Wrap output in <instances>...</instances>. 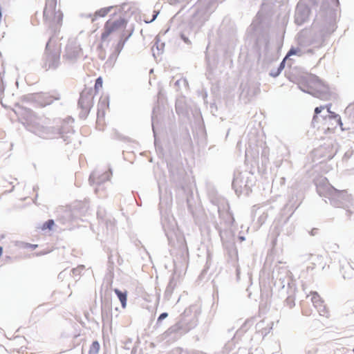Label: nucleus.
<instances>
[{
    "instance_id": "f257e3e1",
    "label": "nucleus",
    "mask_w": 354,
    "mask_h": 354,
    "mask_svg": "<svg viewBox=\"0 0 354 354\" xmlns=\"http://www.w3.org/2000/svg\"><path fill=\"white\" fill-rule=\"evenodd\" d=\"M43 20L44 24L51 31L55 32L59 30L62 25L63 13L57 8V2L54 1H46L43 12Z\"/></svg>"
},
{
    "instance_id": "f03ea898",
    "label": "nucleus",
    "mask_w": 354,
    "mask_h": 354,
    "mask_svg": "<svg viewBox=\"0 0 354 354\" xmlns=\"http://www.w3.org/2000/svg\"><path fill=\"white\" fill-rule=\"evenodd\" d=\"M302 86L306 87L304 91L307 93L322 100H328V88L317 77H311L308 78Z\"/></svg>"
},
{
    "instance_id": "7ed1b4c3",
    "label": "nucleus",
    "mask_w": 354,
    "mask_h": 354,
    "mask_svg": "<svg viewBox=\"0 0 354 354\" xmlns=\"http://www.w3.org/2000/svg\"><path fill=\"white\" fill-rule=\"evenodd\" d=\"M94 94L92 88H84L81 94L78 102L79 107L81 109L80 113L86 116L89 113L93 104Z\"/></svg>"
},
{
    "instance_id": "20e7f679",
    "label": "nucleus",
    "mask_w": 354,
    "mask_h": 354,
    "mask_svg": "<svg viewBox=\"0 0 354 354\" xmlns=\"http://www.w3.org/2000/svg\"><path fill=\"white\" fill-rule=\"evenodd\" d=\"M346 193L345 190H338L331 185H324L319 187V194L330 201L334 205L339 201L344 194Z\"/></svg>"
},
{
    "instance_id": "39448f33",
    "label": "nucleus",
    "mask_w": 354,
    "mask_h": 354,
    "mask_svg": "<svg viewBox=\"0 0 354 354\" xmlns=\"http://www.w3.org/2000/svg\"><path fill=\"white\" fill-rule=\"evenodd\" d=\"M124 28L125 24L122 19L107 21L104 25V32L101 35L102 41H106L110 35H115L119 31L122 32Z\"/></svg>"
},
{
    "instance_id": "423d86ee",
    "label": "nucleus",
    "mask_w": 354,
    "mask_h": 354,
    "mask_svg": "<svg viewBox=\"0 0 354 354\" xmlns=\"http://www.w3.org/2000/svg\"><path fill=\"white\" fill-rule=\"evenodd\" d=\"M311 301L315 308L317 309L319 314L321 316L328 317L329 316V310L326 306L324 304V301L322 298L316 292H311Z\"/></svg>"
},
{
    "instance_id": "0eeeda50",
    "label": "nucleus",
    "mask_w": 354,
    "mask_h": 354,
    "mask_svg": "<svg viewBox=\"0 0 354 354\" xmlns=\"http://www.w3.org/2000/svg\"><path fill=\"white\" fill-rule=\"evenodd\" d=\"M114 292L117 295L119 300L120 301L122 306L123 308H125L127 306V292L126 291L122 292L118 289H115Z\"/></svg>"
},
{
    "instance_id": "6e6552de",
    "label": "nucleus",
    "mask_w": 354,
    "mask_h": 354,
    "mask_svg": "<svg viewBox=\"0 0 354 354\" xmlns=\"http://www.w3.org/2000/svg\"><path fill=\"white\" fill-rule=\"evenodd\" d=\"M100 349V346L99 342L97 341H94L89 348L88 354H98Z\"/></svg>"
},
{
    "instance_id": "1a4fd4ad",
    "label": "nucleus",
    "mask_w": 354,
    "mask_h": 354,
    "mask_svg": "<svg viewBox=\"0 0 354 354\" xmlns=\"http://www.w3.org/2000/svg\"><path fill=\"white\" fill-rule=\"evenodd\" d=\"M328 118L330 119L336 120L337 124L340 127L342 130H344L343 123L342 122L340 116L338 114H336L335 112H333V111H329Z\"/></svg>"
},
{
    "instance_id": "9d476101",
    "label": "nucleus",
    "mask_w": 354,
    "mask_h": 354,
    "mask_svg": "<svg viewBox=\"0 0 354 354\" xmlns=\"http://www.w3.org/2000/svg\"><path fill=\"white\" fill-rule=\"evenodd\" d=\"M54 225H55L54 221L52 219H50V220L47 221L46 222H45L44 223H43V225L41 226L40 228L42 231H44L46 230H52V228L53 227Z\"/></svg>"
},
{
    "instance_id": "9b49d317",
    "label": "nucleus",
    "mask_w": 354,
    "mask_h": 354,
    "mask_svg": "<svg viewBox=\"0 0 354 354\" xmlns=\"http://www.w3.org/2000/svg\"><path fill=\"white\" fill-rule=\"evenodd\" d=\"M103 81L101 77H99L95 84L94 89L95 93H98V91L102 88Z\"/></svg>"
},
{
    "instance_id": "f8f14e48",
    "label": "nucleus",
    "mask_w": 354,
    "mask_h": 354,
    "mask_svg": "<svg viewBox=\"0 0 354 354\" xmlns=\"http://www.w3.org/2000/svg\"><path fill=\"white\" fill-rule=\"evenodd\" d=\"M325 107L324 106H321L319 107H316L315 109V115L313 117V120H315L317 118V115L322 112V110H324Z\"/></svg>"
},
{
    "instance_id": "ddd939ff",
    "label": "nucleus",
    "mask_w": 354,
    "mask_h": 354,
    "mask_svg": "<svg viewBox=\"0 0 354 354\" xmlns=\"http://www.w3.org/2000/svg\"><path fill=\"white\" fill-rule=\"evenodd\" d=\"M153 12H154V14H153V17H152V18L151 19L145 20L146 23H150V22H152L153 20H155V19L156 18V17L158 15V12L154 11Z\"/></svg>"
},
{
    "instance_id": "4468645a",
    "label": "nucleus",
    "mask_w": 354,
    "mask_h": 354,
    "mask_svg": "<svg viewBox=\"0 0 354 354\" xmlns=\"http://www.w3.org/2000/svg\"><path fill=\"white\" fill-rule=\"evenodd\" d=\"M167 316H168V314L167 313H163L160 314V315L158 317V320L161 321L163 319L166 318Z\"/></svg>"
},
{
    "instance_id": "2eb2a0df",
    "label": "nucleus",
    "mask_w": 354,
    "mask_h": 354,
    "mask_svg": "<svg viewBox=\"0 0 354 354\" xmlns=\"http://www.w3.org/2000/svg\"><path fill=\"white\" fill-rule=\"evenodd\" d=\"M26 247L30 250H35V248H37V245L28 243V244H26Z\"/></svg>"
},
{
    "instance_id": "dca6fc26",
    "label": "nucleus",
    "mask_w": 354,
    "mask_h": 354,
    "mask_svg": "<svg viewBox=\"0 0 354 354\" xmlns=\"http://www.w3.org/2000/svg\"><path fill=\"white\" fill-rule=\"evenodd\" d=\"M108 12V10H100L99 12H98V14L102 16V17H104L105 16Z\"/></svg>"
},
{
    "instance_id": "f3484780",
    "label": "nucleus",
    "mask_w": 354,
    "mask_h": 354,
    "mask_svg": "<svg viewBox=\"0 0 354 354\" xmlns=\"http://www.w3.org/2000/svg\"><path fill=\"white\" fill-rule=\"evenodd\" d=\"M303 314L306 316H310L311 315V313L310 310H303Z\"/></svg>"
},
{
    "instance_id": "a211bd4d",
    "label": "nucleus",
    "mask_w": 354,
    "mask_h": 354,
    "mask_svg": "<svg viewBox=\"0 0 354 354\" xmlns=\"http://www.w3.org/2000/svg\"><path fill=\"white\" fill-rule=\"evenodd\" d=\"M324 106L325 107V109H326L328 113H329V111H330L331 104H328V105Z\"/></svg>"
},
{
    "instance_id": "6ab92c4d",
    "label": "nucleus",
    "mask_w": 354,
    "mask_h": 354,
    "mask_svg": "<svg viewBox=\"0 0 354 354\" xmlns=\"http://www.w3.org/2000/svg\"><path fill=\"white\" fill-rule=\"evenodd\" d=\"M326 159H331L333 156V153H329L328 154L326 155L325 156Z\"/></svg>"
},
{
    "instance_id": "aec40b11",
    "label": "nucleus",
    "mask_w": 354,
    "mask_h": 354,
    "mask_svg": "<svg viewBox=\"0 0 354 354\" xmlns=\"http://www.w3.org/2000/svg\"><path fill=\"white\" fill-rule=\"evenodd\" d=\"M53 99L55 100H59L60 99L59 95H57V96H56V97H53Z\"/></svg>"
},
{
    "instance_id": "412c9836",
    "label": "nucleus",
    "mask_w": 354,
    "mask_h": 354,
    "mask_svg": "<svg viewBox=\"0 0 354 354\" xmlns=\"http://www.w3.org/2000/svg\"><path fill=\"white\" fill-rule=\"evenodd\" d=\"M292 53H293L292 50H290V51L289 52L288 55H291V54H292Z\"/></svg>"
}]
</instances>
